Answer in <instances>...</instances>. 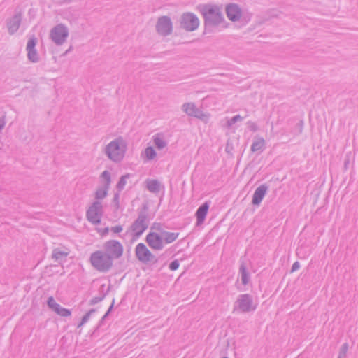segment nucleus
I'll use <instances>...</instances> for the list:
<instances>
[{"label": "nucleus", "instance_id": "nucleus-1", "mask_svg": "<svg viewBox=\"0 0 358 358\" xmlns=\"http://www.w3.org/2000/svg\"><path fill=\"white\" fill-rule=\"evenodd\" d=\"M196 9L203 17V34L213 33L214 29L225 21L221 8L215 4H199Z\"/></svg>", "mask_w": 358, "mask_h": 358}, {"label": "nucleus", "instance_id": "nucleus-2", "mask_svg": "<svg viewBox=\"0 0 358 358\" xmlns=\"http://www.w3.org/2000/svg\"><path fill=\"white\" fill-rule=\"evenodd\" d=\"M148 205L143 203L140 208H138V217L131 224L129 229L132 231L133 240L138 239L143 232L148 228Z\"/></svg>", "mask_w": 358, "mask_h": 358}, {"label": "nucleus", "instance_id": "nucleus-3", "mask_svg": "<svg viewBox=\"0 0 358 358\" xmlns=\"http://www.w3.org/2000/svg\"><path fill=\"white\" fill-rule=\"evenodd\" d=\"M127 143L122 137L115 138L110 142L105 148V153L109 159L113 162H120L125 155Z\"/></svg>", "mask_w": 358, "mask_h": 358}, {"label": "nucleus", "instance_id": "nucleus-4", "mask_svg": "<svg viewBox=\"0 0 358 358\" xmlns=\"http://www.w3.org/2000/svg\"><path fill=\"white\" fill-rule=\"evenodd\" d=\"M90 263L96 271L107 273L113 265V261L103 250H96L90 255Z\"/></svg>", "mask_w": 358, "mask_h": 358}, {"label": "nucleus", "instance_id": "nucleus-5", "mask_svg": "<svg viewBox=\"0 0 358 358\" xmlns=\"http://www.w3.org/2000/svg\"><path fill=\"white\" fill-rule=\"evenodd\" d=\"M256 306L253 305V297L249 294H243L238 295L236 301L234 302L233 312L238 311L242 313L254 311Z\"/></svg>", "mask_w": 358, "mask_h": 358}, {"label": "nucleus", "instance_id": "nucleus-6", "mask_svg": "<svg viewBox=\"0 0 358 358\" xmlns=\"http://www.w3.org/2000/svg\"><path fill=\"white\" fill-rule=\"evenodd\" d=\"M180 27L186 31H194L199 26L200 21L198 17L193 13L186 12L182 13L180 18Z\"/></svg>", "mask_w": 358, "mask_h": 358}, {"label": "nucleus", "instance_id": "nucleus-7", "mask_svg": "<svg viewBox=\"0 0 358 358\" xmlns=\"http://www.w3.org/2000/svg\"><path fill=\"white\" fill-rule=\"evenodd\" d=\"M103 250L109 255L113 261L122 256L124 247L122 244L117 240H109L103 243Z\"/></svg>", "mask_w": 358, "mask_h": 358}, {"label": "nucleus", "instance_id": "nucleus-8", "mask_svg": "<svg viewBox=\"0 0 358 358\" xmlns=\"http://www.w3.org/2000/svg\"><path fill=\"white\" fill-rule=\"evenodd\" d=\"M103 206L100 201H94L86 212L87 220L93 224L97 225L101 223L103 216Z\"/></svg>", "mask_w": 358, "mask_h": 358}, {"label": "nucleus", "instance_id": "nucleus-9", "mask_svg": "<svg viewBox=\"0 0 358 358\" xmlns=\"http://www.w3.org/2000/svg\"><path fill=\"white\" fill-rule=\"evenodd\" d=\"M155 29L158 34L167 36L173 32V22L170 17L163 15L157 19Z\"/></svg>", "mask_w": 358, "mask_h": 358}, {"label": "nucleus", "instance_id": "nucleus-10", "mask_svg": "<svg viewBox=\"0 0 358 358\" xmlns=\"http://www.w3.org/2000/svg\"><path fill=\"white\" fill-rule=\"evenodd\" d=\"M69 36L67 27L63 24L54 27L50 31V38L57 45H62Z\"/></svg>", "mask_w": 358, "mask_h": 358}, {"label": "nucleus", "instance_id": "nucleus-11", "mask_svg": "<svg viewBox=\"0 0 358 358\" xmlns=\"http://www.w3.org/2000/svg\"><path fill=\"white\" fill-rule=\"evenodd\" d=\"M182 110L189 116L196 117L205 122L209 119V115L196 108L194 103H185L182 106Z\"/></svg>", "mask_w": 358, "mask_h": 358}, {"label": "nucleus", "instance_id": "nucleus-12", "mask_svg": "<svg viewBox=\"0 0 358 358\" xmlns=\"http://www.w3.org/2000/svg\"><path fill=\"white\" fill-rule=\"evenodd\" d=\"M37 42V38L34 35H32V36L28 40L26 46L27 59L32 63H37L40 61L39 55L36 49Z\"/></svg>", "mask_w": 358, "mask_h": 358}, {"label": "nucleus", "instance_id": "nucleus-13", "mask_svg": "<svg viewBox=\"0 0 358 358\" xmlns=\"http://www.w3.org/2000/svg\"><path fill=\"white\" fill-rule=\"evenodd\" d=\"M145 241L152 250H161L164 248L163 238L157 232H149L145 237Z\"/></svg>", "mask_w": 358, "mask_h": 358}, {"label": "nucleus", "instance_id": "nucleus-14", "mask_svg": "<svg viewBox=\"0 0 358 358\" xmlns=\"http://www.w3.org/2000/svg\"><path fill=\"white\" fill-rule=\"evenodd\" d=\"M47 306L57 315L62 317H69L71 315V310L62 307L59 303H56L53 296H50L47 300Z\"/></svg>", "mask_w": 358, "mask_h": 358}, {"label": "nucleus", "instance_id": "nucleus-15", "mask_svg": "<svg viewBox=\"0 0 358 358\" xmlns=\"http://www.w3.org/2000/svg\"><path fill=\"white\" fill-rule=\"evenodd\" d=\"M151 254L152 252L144 243H140L136 246L135 255L139 262L147 264V259H149L150 257H152Z\"/></svg>", "mask_w": 358, "mask_h": 358}, {"label": "nucleus", "instance_id": "nucleus-16", "mask_svg": "<svg viewBox=\"0 0 358 358\" xmlns=\"http://www.w3.org/2000/svg\"><path fill=\"white\" fill-rule=\"evenodd\" d=\"M225 11L228 19L231 22H237L240 20L242 15V10L236 3L227 4Z\"/></svg>", "mask_w": 358, "mask_h": 358}, {"label": "nucleus", "instance_id": "nucleus-17", "mask_svg": "<svg viewBox=\"0 0 358 358\" xmlns=\"http://www.w3.org/2000/svg\"><path fill=\"white\" fill-rule=\"evenodd\" d=\"M22 22L21 12L15 13L11 18L7 20L8 32L13 35L18 30Z\"/></svg>", "mask_w": 358, "mask_h": 358}, {"label": "nucleus", "instance_id": "nucleus-18", "mask_svg": "<svg viewBox=\"0 0 358 358\" xmlns=\"http://www.w3.org/2000/svg\"><path fill=\"white\" fill-rule=\"evenodd\" d=\"M268 189V186L266 184H262L259 186L252 195V204L259 206L262 203L263 199L266 196Z\"/></svg>", "mask_w": 358, "mask_h": 358}, {"label": "nucleus", "instance_id": "nucleus-19", "mask_svg": "<svg viewBox=\"0 0 358 358\" xmlns=\"http://www.w3.org/2000/svg\"><path fill=\"white\" fill-rule=\"evenodd\" d=\"M210 201H206L203 203L196 210L195 213L196 226H199L204 222L210 208Z\"/></svg>", "mask_w": 358, "mask_h": 358}, {"label": "nucleus", "instance_id": "nucleus-20", "mask_svg": "<svg viewBox=\"0 0 358 358\" xmlns=\"http://www.w3.org/2000/svg\"><path fill=\"white\" fill-rule=\"evenodd\" d=\"M69 254L68 249L62 250L59 248L53 249L52 253V258L54 259L58 264H61L63 262L66 261V257Z\"/></svg>", "mask_w": 358, "mask_h": 358}, {"label": "nucleus", "instance_id": "nucleus-21", "mask_svg": "<svg viewBox=\"0 0 358 358\" xmlns=\"http://www.w3.org/2000/svg\"><path fill=\"white\" fill-rule=\"evenodd\" d=\"M239 273L241 275V282L243 285L248 284L250 281V273L247 270V266L244 260L241 258V264L239 266Z\"/></svg>", "mask_w": 358, "mask_h": 358}, {"label": "nucleus", "instance_id": "nucleus-22", "mask_svg": "<svg viewBox=\"0 0 358 358\" xmlns=\"http://www.w3.org/2000/svg\"><path fill=\"white\" fill-rule=\"evenodd\" d=\"M147 189L152 193H158L160 191V182L157 180L147 179L145 181Z\"/></svg>", "mask_w": 358, "mask_h": 358}, {"label": "nucleus", "instance_id": "nucleus-23", "mask_svg": "<svg viewBox=\"0 0 358 358\" xmlns=\"http://www.w3.org/2000/svg\"><path fill=\"white\" fill-rule=\"evenodd\" d=\"M164 243L166 244L171 243L174 242L179 236L180 234L178 232H169L164 230L161 234Z\"/></svg>", "mask_w": 358, "mask_h": 358}, {"label": "nucleus", "instance_id": "nucleus-24", "mask_svg": "<svg viewBox=\"0 0 358 358\" xmlns=\"http://www.w3.org/2000/svg\"><path fill=\"white\" fill-rule=\"evenodd\" d=\"M265 145V141L263 138L259 137L257 141H255L251 145V151L255 152L257 151H263Z\"/></svg>", "mask_w": 358, "mask_h": 358}, {"label": "nucleus", "instance_id": "nucleus-25", "mask_svg": "<svg viewBox=\"0 0 358 358\" xmlns=\"http://www.w3.org/2000/svg\"><path fill=\"white\" fill-rule=\"evenodd\" d=\"M109 187L107 186H101L98 187L95 192V199L97 200L103 199L108 195Z\"/></svg>", "mask_w": 358, "mask_h": 358}, {"label": "nucleus", "instance_id": "nucleus-26", "mask_svg": "<svg viewBox=\"0 0 358 358\" xmlns=\"http://www.w3.org/2000/svg\"><path fill=\"white\" fill-rule=\"evenodd\" d=\"M130 176V173H126L120 178V180L116 185V188L118 190V192H121L124 188V186L126 185V180L127 179L129 178Z\"/></svg>", "mask_w": 358, "mask_h": 358}, {"label": "nucleus", "instance_id": "nucleus-27", "mask_svg": "<svg viewBox=\"0 0 358 358\" xmlns=\"http://www.w3.org/2000/svg\"><path fill=\"white\" fill-rule=\"evenodd\" d=\"M145 158L147 160L150 161L155 159L157 156V152L153 147L148 146L145 150Z\"/></svg>", "mask_w": 358, "mask_h": 358}, {"label": "nucleus", "instance_id": "nucleus-28", "mask_svg": "<svg viewBox=\"0 0 358 358\" xmlns=\"http://www.w3.org/2000/svg\"><path fill=\"white\" fill-rule=\"evenodd\" d=\"M153 141L155 145L158 150L164 148L167 145V143L163 138L159 136H155Z\"/></svg>", "mask_w": 358, "mask_h": 358}, {"label": "nucleus", "instance_id": "nucleus-29", "mask_svg": "<svg viewBox=\"0 0 358 358\" xmlns=\"http://www.w3.org/2000/svg\"><path fill=\"white\" fill-rule=\"evenodd\" d=\"M111 285L110 284L109 286L106 289H105V285H101L99 287V292L100 293V295L99 296L101 298V301L106 298V296L108 294L109 292L111 289Z\"/></svg>", "mask_w": 358, "mask_h": 358}, {"label": "nucleus", "instance_id": "nucleus-30", "mask_svg": "<svg viewBox=\"0 0 358 358\" xmlns=\"http://www.w3.org/2000/svg\"><path fill=\"white\" fill-rule=\"evenodd\" d=\"M243 119V117L241 116L240 115H236L232 117L231 118L227 120V127L230 128L233 124H234L237 122L242 121Z\"/></svg>", "mask_w": 358, "mask_h": 358}, {"label": "nucleus", "instance_id": "nucleus-31", "mask_svg": "<svg viewBox=\"0 0 358 358\" xmlns=\"http://www.w3.org/2000/svg\"><path fill=\"white\" fill-rule=\"evenodd\" d=\"M101 178H102L105 180L104 185L110 187V185L111 182L110 173L108 171L106 170L103 171L102 173L101 174Z\"/></svg>", "mask_w": 358, "mask_h": 358}, {"label": "nucleus", "instance_id": "nucleus-32", "mask_svg": "<svg viewBox=\"0 0 358 358\" xmlns=\"http://www.w3.org/2000/svg\"><path fill=\"white\" fill-rule=\"evenodd\" d=\"M348 350V344L345 343L342 345L339 350V354L338 358H345L347 354V351Z\"/></svg>", "mask_w": 358, "mask_h": 358}, {"label": "nucleus", "instance_id": "nucleus-33", "mask_svg": "<svg viewBox=\"0 0 358 358\" xmlns=\"http://www.w3.org/2000/svg\"><path fill=\"white\" fill-rule=\"evenodd\" d=\"M179 261L178 259H175L169 264V268L171 271H176L179 268Z\"/></svg>", "mask_w": 358, "mask_h": 358}, {"label": "nucleus", "instance_id": "nucleus-34", "mask_svg": "<svg viewBox=\"0 0 358 358\" xmlns=\"http://www.w3.org/2000/svg\"><path fill=\"white\" fill-rule=\"evenodd\" d=\"M248 128L250 129V131L255 132L259 129L258 126L255 122H253L252 121H248L247 122Z\"/></svg>", "mask_w": 358, "mask_h": 358}, {"label": "nucleus", "instance_id": "nucleus-35", "mask_svg": "<svg viewBox=\"0 0 358 358\" xmlns=\"http://www.w3.org/2000/svg\"><path fill=\"white\" fill-rule=\"evenodd\" d=\"M119 199H120V192H117L114 194L113 199V203H114L115 206L117 209H118L120 208Z\"/></svg>", "mask_w": 358, "mask_h": 358}, {"label": "nucleus", "instance_id": "nucleus-36", "mask_svg": "<svg viewBox=\"0 0 358 358\" xmlns=\"http://www.w3.org/2000/svg\"><path fill=\"white\" fill-rule=\"evenodd\" d=\"M109 313L106 312L104 315L101 318L99 322L96 327L95 328L94 332L98 331V329L103 324L105 320L109 316Z\"/></svg>", "mask_w": 358, "mask_h": 358}, {"label": "nucleus", "instance_id": "nucleus-37", "mask_svg": "<svg viewBox=\"0 0 358 358\" xmlns=\"http://www.w3.org/2000/svg\"><path fill=\"white\" fill-rule=\"evenodd\" d=\"M90 319L89 315H84L81 318L80 323L77 325V328H80L83 326Z\"/></svg>", "mask_w": 358, "mask_h": 358}, {"label": "nucleus", "instance_id": "nucleus-38", "mask_svg": "<svg viewBox=\"0 0 358 358\" xmlns=\"http://www.w3.org/2000/svg\"><path fill=\"white\" fill-rule=\"evenodd\" d=\"M97 231L99 233V234L101 235V236L103 237L108 234L110 228L108 227H106L103 229H98Z\"/></svg>", "mask_w": 358, "mask_h": 358}, {"label": "nucleus", "instance_id": "nucleus-39", "mask_svg": "<svg viewBox=\"0 0 358 358\" xmlns=\"http://www.w3.org/2000/svg\"><path fill=\"white\" fill-rule=\"evenodd\" d=\"M151 229H155L159 232V234H162V231H164V229L162 228V225L160 223L155 222L151 227Z\"/></svg>", "mask_w": 358, "mask_h": 358}, {"label": "nucleus", "instance_id": "nucleus-40", "mask_svg": "<svg viewBox=\"0 0 358 358\" xmlns=\"http://www.w3.org/2000/svg\"><path fill=\"white\" fill-rule=\"evenodd\" d=\"M122 229L123 228L122 225H116L110 228V230L115 234L120 233L122 231Z\"/></svg>", "mask_w": 358, "mask_h": 358}, {"label": "nucleus", "instance_id": "nucleus-41", "mask_svg": "<svg viewBox=\"0 0 358 358\" xmlns=\"http://www.w3.org/2000/svg\"><path fill=\"white\" fill-rule=\"evenodd\" d=\"M101 298L99 296H95V297H93L90 301H89V305L90 306H94L99 302H101Z\"/></svg>", "mask_w": 358, "mask_h": 358}, {"label": "nucleus", "instance_id": "nucleus-42", "mask_svg": "<svg viewBox=\"0 0 358 358\" xmlns=\"http://www.w3.org/2000/svg\"><path fill=\"white\" fill-rule=\"evenodd\" d=\"M152 257H149V259H147V264L151 262L152 264H157L158 262V258L156 257L152 253L151 254Z\"/></svg>", "mask_w": 358, "mask_h": 358}, {"label": "nucleus", "instance_id": "nucleus-43", "mask_svg": "<svg viewBox=\"0 0 358 358\" xmlns=\"http://www.w3.org/2000/svg\"><path fill=\"white\" fill-rule=\"evenodd\" d=\"M300 268V264L299 262H295L292 266V268H291V272H294L296 271H297L299 268Z\"/></svg>", "mask_w": 358, "mask_h": 358}, {"label": "nucleus", "instance_id": "nucleus-44", "mask_svg": "<svg viewBox=\"0 0 358 358\" xmlns=\"http://www.w3.org/2000/svg\"><path fill=\"white\" fill-rule=\"evenodd\" d=\"M6 124L5 116H2L0 117V133L1 130L3 129Z\"/></svg>", "mask_w": 358, "mask_h": 358}, {"label": "nucleus", "instance_id": "nucleus-45", "mask_svg": "<svg viewBox=\"0 0 358 358\" xmlns=\"http://www.w3.org/2000/svg\"><path fill=\"white\" fill-rule=\"evenodd\" d=\"M52 1L57 4H64V3H70L71 1V0H52Z\"/></svg>", "mask_w": 358, "mask_h": 358}, {"label": "nucleus", "instance_id": "nucleus-46", "mask_svg": "<svg viewBox=\"0 0 358 358\" xmlns=\"http://www.w3.org/2000/svg\"><path fill=\"white\" fill-rule=\"evenodd\" d=\"M114 304H115V299H113L110 306H109L108 310L106 311V312L109 313V314H110V313L113 311Z\"/></svg>", "mask_w": 358, "mask_h": 358}, {"label": "nucleus", "instance_id": "nucleus-47", "mask_svg": "<svg viewBox=\"0 0 358 358\" xmlns=\"http://www.w3.org/2000/svg\"><path fill=\"white\" fill-rule=\"evenodd\" d=\"M96 311V308H92L90 309L86 314L87 315H89V317H90V316L94 313Z\"/></svg>", "mask_w": 358, "mask_h": 358}, {"label": "nucleus", "instance_id": "nucleus-48", "mask_svg": "<svg viewBox=\"0 0 358 358\" xmlns=\"http://www.w3.org/2000/svg\"><path fill=\"white\" fill-rule=\"evenodd\" d=\"M72 49H73V47L71 45L69 47V48L67 50H66V52L63 54V55H67L69 52H70L72 50Z\"/></svg>", "mask_w": 358, "mask_h": 358}, {"label": "nucleus", "instance_id": "nucleus-49", "mask_svg": "<svg viewBox=\"0 0 358 358\" xmlns=\"http://www.w3.org/2000/svg\"><path fill=\"white\" fill-rule=\"evenodd\" d=\"M227 149H228V145H227L226 147V150L227 151Z\"/></svg>", "mask_w": 358, "mask_h": 358}, {"label": "nucleus", "instance_id": "nucleus-50", "mask_svg": "<svg viewBox=\"0 0 358 358\" xmlns=\"http://www.w3.org/2000/svg\"><path fill=\"white\" fill-rule=\"evenodd\" d=\"M222 358H229V357H222Z\"/></svg>", "mask_w": 358, "mask_h": 358}]
</instances>
